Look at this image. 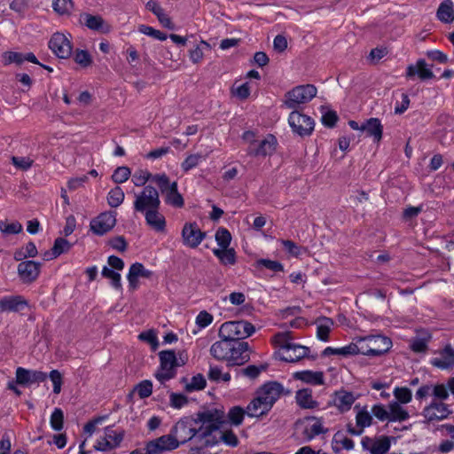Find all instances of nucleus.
I'll return each instance as SVG.
<instances>
[{
  "mask_svg": "<svg viewBox=\"0 0 454 454\" xmlns=\"http://www.w3.org/2000/svg\"><path fill=\"white\" fill-rule=\"evenodd\" d=\"M317 87L313 84L298 85L285 94L284 106L298 111L301 105L310 102L317 96Z\"/></svg>",
  "mask_w": 454,
  "mask_h": 454,
  "instance_id": "obj_1",
  "label": "nucleus"
},
{
  "mask_svg": "<svg viewBox=\"0 0 454 454\" xmlns=\"http://www.w3.org/2000/svg\"><path fill=\"white\" fill-rule=\"evenodd\" d=\"M133 207L135 212L141 214L147 210L160 208L159 190L151 184L145 185L140 192L135 193Z\"/></svg>",
  "mask_w": 454,
  "mask_h": 454,
  "instance_id": "obj_2",
  "label": "nucleus"
},
{
  "mask_svg": "<svg viewBox=\"0 0 454 454\" xmlns=\"http://www.w3.org/2000/svg\"><path fill=\"white\" fill-rule=\"evenodd\" d=\"M157 187L159 192L164 197L165 203L176 208H181L184 205L182 194L178 192L177 183L170 182L169 177L165 173L157 178Z\"/></svg>",
  "mask_w": 454,
  "mask_h": 454,
  "instance_id": "obj_3",
  "label": "nucleus"
},
{
  "mask_svg": "<svg viewBox=\"0 0 454 454\" xmlns=\"http://www.w3.org/2000/svg\"><path fill=\"white\" fill-rule=\"evenodd\" d=\"M254 332V325L248 321H229L221 325L219 336H224L230 340H241L251 336Z\"/></svg>",
  "mask_w": 454,
  "mask_h": 454,
  "instance_id": "obj_4",
  "label": "nucleus"
},
{
  "mask_svg": "<svg viewBox=\"0 0 454 454\" xmlns=\"http://www.w3.org/2000/svg\"><path fill=\"white\" fill-rule=\"evenodd\" d=\"M160 371L154 376L161 384L173 379L176 375V354L175 350L168 349L159 352Z\"/></svg>",
  "mask_w": 454,
  "mask_h": 454,
  "instance_id": "obj_5",
  "label": "nucleus"
},
{
  "mask_svg": "<svg viewBox=\"0 0 454 454\" xmlns=\"http://www.w3.org/2000/svg\"><path fill=\"white\" fill-rule=\"evenodd\" d=\"M197 416V424L199 422L201 423L198 430H200L202 435L207 436L211 433L218 432L223 423L224 412L215 409L214 411L199 412Z\"/></svg>",
  "mask_w": 454,
  "mask_h": 454,
  "instance_id": "obj_6",
  "label": "nucleus"
},
{
  "mask_svg": "<svg viewBox=\"0 0 454 454\" xmlns=\"http://www.w3.org/2000/svg\"><path fill=\"white\" fill-rule=\"evenodd\" d=\"M197 420L192 417H184L178 420L171 429V434L178 440L179 445L185 443L192 438H197L198 428L195 427Z\"/></svg>",
  "mask_w": 454,
  "mask_h": 454,
  "instance_id": "obj_7",
  "label": "nucleus"
},
{
  "mask_svg": "<svg viewBox=\"0 0 454 454\" xmlns=\"http://www.w3.org/2000/svg\"><path fill=\"white\" fill-rule=\"evenodd\" d=\"M288 123L292 131L301 137L310 136L315 127L314 120L300 111H292L290 113Z\"/></svg>",
  "mask_w": 454,
  "mask_h": 454,
  "instance_id": "obj_8",
  "label": "nucleus"
},
{
  "mask_svg": "<svg viewBox=\"0 0 454 454\" xmlns=\"http://www.w3.org/2000/svg\"><path fill=\"white\" fill-rule=\"evenodd\" d=\"M360 350L364 351L362 355L368 356H380L387 353L392 347V341L389 338L378 335L370 339L364 346V340L359 341Z\"/></svg>",
  "mask_w": 454,
  "mask_h": 454,
  "instance_id": "obj_9",
  "label": "nucleus"
},
{
  "mask_svg": "<svg viewBox=\"0 0 454 454\" xmlns=\"http://www.w3.org/2000/svg\"><path fill=\"white\" fill-rule=\"evenodd\" d=\"M255 391L272 406H274L282 395H289L291 394V390L286 389L284 386L277 380L266 381L257 387Z\"/></svg>",
  "mask_w": 454,
  "mask_h": 454,
  "instance_id": "obj_10",
  "label": "nucleus"
},
{
  "mask_svg": "<svg viewBox=\"0 0 454 454\" xmlns=\"http://www.w3.org/2000/svg\"><path fill=\"white\" fill-rule=\"evenodd\" d=\"M116 215L115 211H106L99 214L90 221V231L98 236L106 234L115 226Z\"/></svg>",
  "mask_w": 454,
  "mask_h": 454,
  "instance_id": "obj_11",
  "label": "nucleus"
},
{
  "mask_svg": "<svg viewBox=\"0 0 454 454\" xmlns=\"http://www.w3.org/2000/svg\"><path fill=\"white\" fill-rule=\"evenodd\" d=\"M250 352L248 342L233 340L227 366L233 367L245 364L250 360Z\"/></svg>",
  "mask_w": 454,
  "mask_h": 454,
  "instance_id": "obj_12",
  "label": "nucleus"
},
{
  "mask_svg": "<svg viewBox=\"0 0 454 454\" xmlns=\"http://www.w3.org/2000/svg\"><path fill=\"white\" fill-rule=\"evenodd\" d=\"M206 236L196 222L185 223L182 230L183 244L191 248H196Z\"/></svg>",
  "mask_w": 454,
  "mask_h": 454,
  "instance_id": "obj_13",
  "label": "nucleus"
},
{
  "mask_svg": "<svg viewBox=\"0 0 454 454\" xmlns=\"http://www.w3.org/2000/svg\"><path fill=\"white\" fill-rule=\"evenodd\" d=\"M283 350L286 354L280 356L279 359L287 363H296L304 357L316 359L317 356H309V348L300 344H285Z\"/></svg>",
  "mask_w": 454,
  "mask_h": 454,
  "instance_id": "obj_14",
  "label": "nucleus"
},
{
  "mask_svg": "<svg viewBox=\"0 0 454 454\" xmlns=\"http://www.w3.org/2000/svg\"><path fill=\"white\" fill-rule=\"evenodd\" d=\"M49 48L59 59H67L72 53L70 41L61 33H55L49 41Z\"/></svg>",
  "mask_w": 454,
  "mask_h": 454,
  "instance_id": "obj_15",
  "label": "nucleus"
},
{
  "mask_svg": "<svg viewBox=\"0 0 454 454\" xmlns=\"http://www.w3.org/2000/svg\"><path fill=\"white\" fill-rule=\"evenodd\" d=\"M272 408L273 406L255 391L254 397L247 405V415L249 418L261 419L266 416Z\"/></svg>",
  "mask_w": 454,
  "mask_h": 454,
  "instance_id": "obj_16",
  "label": "nucleus"
},
{
  "mask_svg": "<svg viewBox=\"0 0 454 454\" xmlns=\"http://www.w3.org/2000/svg\"><path fill=\"white\" fill-rule=\"evenodd\" d=\"M42 263L35 261H23L18 264L17 271L25 284L35 282L40 275Z\"/></svg>",
  "mask_w": 454,
  "mask_h": 454,
  "instance_id": "obj_17",
  "label": "nucleus"
},
{
  "mask_svg": "<svg viewBox=\"0 0 454 454\" xmlns=\"http://www.w3.org/2000/svg\"><path fill=\"white\" fill-rule=\"evenodd\" d=\"M277 144L275 136L269 134L264 139L258 141L255 146H247V153L253 157H265L275 152Z\"/></svg>",
  "mask_w": 454,
  "mask_h": 454,
  "instance_id": "obj_18",
  "label": "nucleus"
},
{
  "mask_svg": "<svg viewBox=\"0 0 454 454\" xmlns=\"http://www.w3.org/2000/svg\"><path fill=\"white\" fill-rule=\"evenodd\" d=\"M451 411L446 403L433 401L423 409L422 415L427 422L434 420H442L451 414Z\"/></svg>",
  "mask_w": 454,
  "mask_h": 454,
  "instance_id": "obj_19",
  "label": "nucleus"
},
{
  "mask_svg": "<svg viewBox=\"0 0 454 454\" xmlns=\"http://www.w3.org/2000/svg\"><path fill=\"white\" fill-rule=\"evenodd\" d=\"M150 450L154 454H160L166 450H173L179 447V442L170 433L162 435L155 440L150 441L146 443Z\"/></svg>",
  "mask_w": 454,
  "mask_h": 454,
  "instance_id": "obj_20",
  "label": "nucleus"
},
{
  "mask_svg": "<svg viewBox=\"0 0 454 454\" xmlns=\"http://www.w3.org/2000/svg\"><path fill=\"white\" fill-rule=\"evenodd\" d=\"M153 275V272L150 270L145 268L144 264L141 262H134L130 265L129 273L127 275V279L129 281V288L130 290H136L139 286L138 278H151Z\"/></svg>",
  "mask_w": 454,
  "mask_h": 454,
  "instance_id": "obj_21",
  "label": "nucleus"
},
{
  "mask_svg": "<svg viewBox=\"0 0 454 454\" xmlns=\"http://www.w3.org/2000/svg\"><path fill=\"white\" fill-rule=\"evenodd\" d=\"M416 75L421 80H430L434 78L432 69L428 67L424 59H419L415 65H409L406 68V77L414 78Z\"/></svg>",
  "mask_w": 454,
  "mask_h": 454,
  "instance_id": "obj_22",
  "label": "nucleus"
},
{
  "mask_svg": "<svg viewBox=\"0 0 454 454\" xmlns=\"http://www.w3.org/2000/svg\"><path fill=\"white\" fill-rule=\"evenodd\" d=\"M220 340L215 341L210 347V355L218 361H225L226 364L229 360V355L231 349L233 340H230L224 336H219Z\"/></svg>",
  "mask_w": 454,
  "mask_h": 454,
  "instance_id": "obj_23",
  "label": "nucleus"
},
{
  "mask_svg": "<svg viewBox=\"0 0 454 454\" xmlns=\"http://www.w3.org/2000/svg\"><path fill=\"white\" fill-rule=\"evenodd\" d=\"M27 304V301L21 295L4 296L0 299V313L19 312Z\"/></svg>",
  "mask_w": 454,
  "mask_h": 454,
  "instance_id": "obj_24",
  "label": "nucleus"
},
{
  "mask_svg": "<svg viewBox=\"0 0 454 454\" xmlns=\"http://www.w3.org/2000/svg\"><path fill=\"white\" fill-rule=\"evenodd\" d=\"M160 208L147 210L144 213L145 223L157 232H163L166 230L165 216L160 212Z\"/></svg>",
  "mask_w": 454,
  "mask_h": 454,
  "instance_id": "obj_25",
  "label": "nucleus"
},
{
  "mask_svg": "<svg viewBox=\"0 0 454 454\" xmlns=\"http://www.w3.org/2000/svg\"><path fill=\"white\" fill-rule=\"evenodd\" d=\"M80 22L90 30L107 32L108 26L100 15H92L87 12L80 14Z\"/></svg>",
  "mask_w": 454,
  "mask_h": 454,
  "instance_id": "obj_26",
  "label": "nucleus"
},
{
  "mask_svg": "<svg viewBox=\"0 0 454 454\" xmlns=\"http://www.w3.org/2000/svg\"><path fill=\"white\" fill-rule=\"evenodd\" d=\"M295 402L297 405L305 410H313L318 407L319 403L312 397V389L309 387L301 388L295 393Z\"/></svg>",
  "mask_w": 454,
  "mask_h": 454,
  "instance_id": "obj_27",
  "label": "nucleus"
},
{
  "mask_svg": "<svg viewBox=\"0 0 454 454\" xmlns=\"http://www.w3.org/2000/svg\"><path fill=\"white\" fill-rule=\"evenodd\" d=\"M362 131L368 137H372L374 142L379 143L382 139L383 126L379 118H370L362 124Z\"/></svg>",
  "mask_w": 454,
  "mask_h": 454,
  "instance_id": "obj_28",
  "label": "nucleus"
},
{
  "mask_svg": "<svg viewBox=\"0 0 454 454\" xmlns=\"http://www.w3.org/2000/svg\"><path fill=\"white\" fill-rule=\"evenodd\" d=\"M293 378L297 380H301L306 384L319 386L325 384V378L323 372H313L310 370H304L295 372L293 374Z\"/></svg>",
  "mask_w": 454,
  "mask_h": 454,
  "instance_id": "obj_29",
  "label": "nucleus"
},
{
  "mask_svg": "<svg viewBox=\"0 0 454 454\" xmlns=\"http://www.w3.org/2000/svg\"><path fill=\"white\" fill-rule=\"evenodd\" d=\"M363 352L364 351L360 350L358 344L350 343V344H348L345 347H341V348L327 347L322 352V356H332V355H340V356H348L357 355V354H360Z\"/></svg>",
  "mask_w": 454,
  "mask_h": 454,
  "instance_id": "obj_30",
  "label": "nucleus"
},
{
  "mask_svg": "<svg viewBox=\"0 0 454 454\" xmlns=\"http://www.w3.org/2000/svg\"><path fill=\"white\" fill-rule=\"evenodd\" d=\"M437 19L446 24L454 21V8L453 2L451 0H442L440 4L437 12Z\"/></svg>",
  "mask_w": 454,
  "mask_h": 454,
  "instance_id": "obj_31",
  "label": "nucleus"
},
{
  "mask_svg": "<svg viewBox=\"0 0 454 454\" xmlns=\"http://www.w3.org/2000/svg\"><path fill=\"white\" fill-rule=\"evenodd\" d=\"M160 176H161V173L153 175L146 169H138L133 174L131 181L134 185L137 187H145L148 181H151L157 185L156 180Z\"/></svg>",
  "mask_w": 454,
  "mask_h": 454,
  "instance_id": "obj_32",
  "label": "nucleus"
},
{
  "mask_svg": "<svg viewBox=\"0 0 454 454\" xmlns=\"http://www.w3.org/2000/svg\"><path fill=\"white\" fill-rule=\"evenodd\" d=\"M307 419L313 420L314 424H312L309 427H307L304 429V435L306 436L308 441L312 440L317 435H319L321 434H325L328 429L324 428L323 427V421L321 418H317L315 416L308 417Z\"/></svg>",
  "mask_w": 454,
  "mask_h": 454,
  "instance_id": "obj_33",
  "label": "nucleus"
},
{
  "mask_svg": "<svg viewBox=\"0 0 454 454\" xmlns=\"http://www.w3.org/2000/svg\"><path fill=\"white\" fill-rule=\"evenodd\" d=\"M356 398L351 392L340 391L335 394V404L341 411H348L354 403Z\"/></svg>",
  "mask_w": 454,
  "mask_h": 454,
  "instance_id": "obj_34",
  "label": "nucleus"
},
{
  "mask_svg": "<svg viewBox=\"0 0 454 454\" xmlns=\"http://www.w3.org/2000/svg\"><path fill=\"white\" fill-rule=\"evenodd\" d=\"M213 254L223 265H234L236 263V252L234 248H215Z\"/></svg>",
  "mask_w": 454,
  "mask_h": 454,
  "instance_id": "obj_35",
  "label": "nucleus"
},
{
  "mask_svg": "<svg viewBox=\"0 0 454 454\" xmlns=\"http://www.w3.org/2000/svg\"><path fill=\"white\" fill-rule=\"evenodd\" d=\"M389 421H405L410 418L406 410H404L401 403L393 401L389 403Z\"/></svg>",
  "mask_w": 454,
  "mask_h": 454,
  "instance_id": "obj_36",
  "label": "nucleus"
},
{
  "mask_svg": "<svg viewBox=\"0 0 454 454\" xmlns=\"http://www.w3.org/2000/svg\"><path fill=\"white\" fill-rule=\"evenodd\" d=\"M101 275L102 277L110 279V285L115 290H122L121 277L120 273L107 266H104L101 271Z\"/></svg>",
  "mask_w": 454,
  "mask_h": 454,
  "instance_id": "obj_37",
  "label": "nucleus"
},
{
  "mask_svg": "<svg viewBox=\"0 0 454 454\" xmlns=\"http://www.w3.org/2000/svg\"><path fill=\"white\" fill-rule=\"evenodd\" d=\"M125 194L120 186L111 189L107 194V203L111 207H118L124 200Z\"/></svg>",
  "mask_w": 454,
  "mask_h": 454,
  "instance_id": "obj_38",
  "label": "nucleus"
},
{
  "mask_svg": "<svg viewBox=\"0 0 454 454\" xmlns=\"http://www.w3.org/2000/svg\"><path fill=\"white\" fill-rule=\"evenodd\" d=\"M124 430H114V426H108L105 428V438L111 442V445L114 449L120 446L124 438Z\"/></svg>",
  "mask_w": 454,
  "mask_h": 454,
  "instance_id": "obj_39",
  "label": "nucleus"
},
{
  "mask_svg": "<svg viewBox=\"0 0 454 454\" xmlns=\"http://www.w3.org/2000/svg\"><path fill=\"white\" fill-rule=\"evenodd\" d=\"M245 414H247V407L244 409L241 406H233L229 410L227 418L231 425L239 426L244 420Z\"/></svg>",
  "mask_w": 454,
  "mask_h": 454,
  "instance_id": "obj_40",
  "label": "nucleus"
},
{
  "mask_svg": "<svg viewBox=\"0 0 454 454\" xmlns=\"http://www.w3.org/2000/svg\"><path fill=\"white\" fill-rule=\"evenodd\" d=\"M391 442L388 436H382L373 442L370 452L371 454H387L390 449Z\"/></svg>",
  "mask_w": 454,
  "mask_h": 454,
  "instance_id": "obj_41",
  "label": "nucleus"
},
{
  "mask_svg": "<svg viewBox=\"0 0 454 454\" xmlns=\"http://www.w3.org/2000/svg\"><path fill=\"white\" fill-rule=\"evenodd\" d=\"M268 369V364H262L259 366L254 364H250L246 368L241 369L239 373L249 378L250 380H254L258 378L262 372H264Z\"/></svg>",
  "mask_w": 454,
  "mask_h": 454,
  "instance_id": "obj_42",
  "label": "nucleus"
},
{
  "mask_svg": "<svg viewBox=\"0 0 454 454\" xmlns=\"http://www.w3.org/2000/svg\"><path fill=\"white\" fill-rule=\"evenodd\" d=\"M215 241L220 248H227L231 245V234L223 227H220L215 232Z\"/></svg>",
  "mask_w": 454,
  "mask_h": 454,
  "instance_id": "obj_43",
  "label": "nucleus"
},
{
  "mask_svg": "<svg viewBox=\"0 0 454 454\" xmlns=\"http://www.w3.org/2000/svg\"><path fill=\"white\" fill-rule=\"evenodd\" d=\"M206 386H207V381H206L205 377L201 373H198V374L194 375L192 378L191 382L185 386V390L187 392L202 390L206 387Z\"/></svg>",
  "mask_w": 454,
  "mask_h": 454,
  "instance_id": "obj_44",
  "label": "nucleus"
},
{
  "mask_svg": "<svg viewBox=\"0 0 454 454\" xmlns=\"http://www.w3.org/2000/svg\"><path fill=\"white\" fill-rule=\"evenodd\" d=\"M51 427L55 431H61L64 427V413L60 408H55L51 415Z\"/></svg>",
  "mask_w": 454,
  "mask_h": 454,
  "instance_id": "obj_45",
  "label": "nucleus"
},
{
  "mask_svg": "<svg viewBox=\"0 0 454 454\" xmlns=\"http://www.w3.org/2000/svg\"><path fill=\"white\" fill-rule=\"evenodd\" d=\"M393 394L399 403H408L412 398L411 390L406 387H396Z\"/></svg>",
  "mask_w": 454,
  "mask_h": 454,
  "instance_id": "obj_46",
  "label": "nucleus"
},
{
  "mask_svg": "<svg viewBox=\"0 0 454 454\" xmlns=\"http://www.w3.org/2000/svg\"><path fill=\"white\" fill-rule=\"evenodd\" d=\"M324 324H320L317 328V337L322 341H327L329 339V333L331 326L333 322L331 318L324 317Z\"/></svg>",
  "mask_w": 454,
  "mask_h": 454,
  "instance_id": "obj_47",
  "label": "nucleus"
},
{
  "mask_svg": "<svg viewBox=\"0 0 454 454\" xmlns=\"http://www.w3.org/2000/svg\"><path fill=\"white\" fill-rule=\"evenodd\" d=\"M72 247V244L64 238H57L52 247V254L55 256H59L62 254L67 253Z\"/></svg>",
  "mask_w": 454,
  "mask_h": 454,
  "instance_id": "obj_48",
  "label": "nucleus"
},
{
  "mask_svg": "<svg viewBox=\"0 0 454 454\" xmlns=\"http://www.w3.org/2000/svg\"><path fill=\"white\" fill-rule=\"evenodd\" d=\"M74 7V3L72 0H53L52 8L53 10L60 14H68Z\"/></svg>",
  "mask_w": 454,
  "mask_h": 454,
  "instance_id": "obj_49",
  "label": "nucleus"
},
{
  "mask_svg": "<svg viewBox=\"0 0 454 454\" xmlns=\"http://www.w3.org/2000/svg\"><path fill=\"white\" fill-rule=\"evenodd\" d=\"M131 175L130 168L126 166L116 168L112 175V180L115 184H122L126 182Z\"/></svg>",
  "mask_w": 454,
  "mask_h": 454,
  "instance_id": "obj_50",
  "label": "nucleus"
},
{
  "mask_svg": "<svg viewBox=\"0 0 454 454\" xmlns=\"http://www.w3.org/2000/svg\"><path fill=\"white\" fill-rule=\"evenodd\" d=\"M22 225L18 221H14L12 223H6L4 221H0V231L4 235L11 234H18L22 231Z\"/></svg>",
  "mask_w": 454,
  "mask_h": 454,
  "instance_id": "obj_51",
  "label": "nucleus"
},
{
  "mask_svg": "<svg viewBox=\"0 0 454 454\" xmlns=\"http://www.w3.org/2000/svg\"><path fill=\"white\" fill-rule=\"evenodd\" d=\"M138 31L159 41H165L168 38V35L165 33L147 25H140L138 27Z\"/></svg>",
  "mask_w": 454,
  "mask_h": 454,
  "instance_id": "obj_52",
  "label": "nucleus"
},
{
  "mask_svg": "<svg viewBox=\"0 0 454 454\" xmlns=\"http://www.w3.org/2000/svg\"><path fill=\"white\" fill-rule=\"evenodd\" d=\"M255 264L256 267H264L274 272L284 271L283 264L278 261H272L270 259H259L256 261Z\"/></svg>",
  "mask_w": 454,
  "mask_h": 454,
  "instance_id": "obj_53",
  "label": "nucleus"
},
{
  "mask_svg": "<svg viewBox=\"0 0 454 454\" xmlns=\"http://www.w3.org/2000/svg\"><path fill=\"white\" fill-rule=\"evenodd\" d=\"M216 433H211L209 435L204 436L201 434L200 430H198V435L196 440L201 442V447H213L221 442L219 434Z\"/></svg>",
  "mask_w": 454,
  "mask_h": 454,
  "instance_id": "obj_54",
  "label": "nucleus"
},
{
  "mask_svg": "<svg viewBox=\"0 0 454 454\" xmlns=\"http://www.w3.org/2000/svg\"><path fill=\"white\" fill-rule=\"evenodd\" d=\"M74 61L82 67H88L92 64V58L88 51L77 49L74 53Z\"/></svg>",
  "mask_w": 454,
  "mask_h": 454,
  "instance_id": "obj_55",
  "label": "nucleus"
},
{
  "mask_svg": "<svg viewBox=\"0 0 454 454\" xmlns=\"http://www.w3.org/2000/svg\"><path fill=\"white\" fill-rule=\"evenodd\" d=\"M135 390H137V395L141 399L147 398L153 393V383L148 380H142L136 386Z\"/></svg>",
  "mask_w": 454,
  "mask_h": 454,
  "instance_id": "obj_56",
  "label": "nucleus"
},
{
  "mask_svg": "<svg viewBox=\"0 0 454 454\" xmlns=\"http://www.w3.org/2000/svg\"><path fill=\"white\" fill-rule=\"evenodd\" d=\"M138 339L149 343L153 351H155L159 347L158 338L156 333L153 330L142 332L138 335Z\"/></svg>",
  "mask_w": 454,
  "mask_h": 454,
  "instance_id": "obj_57",
  "label": "nucleus"
},
{
  "mask_svg": "<svg viewBox=\"0 0 454 454\" xmlns=\"http://www.w3.org/2000/svg\"><path fill=\"white\" fill-rule=\"evenodd\" d=\"M3 63L4 66H8L12 63L21 65L23 63V53L16 51H5L2 55Z\"/></svg>",
  "mask_w": 454,
  "mask_h": 454,
  "instance_id": "obj_58",
  "label": "nucleus"
},
{
  "mask_svg": "<svg viewBox=\"0 0 454 454\" xmlns=\"http://www.w3.org/2000/svg\"><path fill=\"white\" fill-rule=\"evenodd\" d=\"M201 159L202 156L200 154H191L187 156L181 164L183 171L188 172L191 169L194 168L200 164Z\"/></svg>",
  "mask_w": 454,
  "mask_h": 454,
  "instance_id": "obj_59",
  "label": "nucleus"
},
{
  "mask_svg": "<svg viewBox=\"0 0 454 454\" xmlns=\"http://www.w3.org/2000/svg\"><path fill=\"white\" fill-rule=\"evenodd\" d=\"M219 434V439L223 442L226 445L231 447H236L239 444V439L232 430H227L225 432H216Z\"/></svg>",
  "mask_w": 454,
  "mask_h": 454,
  "instance_id": "obj_60",
  "label": "nucleus"
},
{
  "mask_svg": "<svg viewBox=\"0 0 454 454\" xmlns=\"http://www.w3.org/2000/svg\"><path fill=\"white\" fill-rule=\"evenodd\" d=\"M357 427L364 430V427H370L372 422V418L370 413L364 409L357 412L356 416Z\"/></svg>",
  "mask_w": 454,
  "mask_h": 454,
  "instance_id": "obj_61",
  "label": "nucleus"
},
{
  "mask_svg": "<svg viewBox=\"0 0 454 454\" xmlns=\"http://www.w3.org/2000/svg\"><path fill=\"white\" fill-rule=\"evenodd\" d=\"M30 370L23 367L16 369V382L22 386H28L31 384Z\"/></svg>",
  "mask_w": 454,
  "mask_h": 454,
  "instance_id": "obj_62",
  "label": "nucleus"
},
{
  "mask_svg": "<svg viewBox=\"0 0 454 454\" xmlns=\"http://www.w3.org/2000/svg\"><path fill=\"white\" fill-rule=\"evenodd\" d=\"M341 443L343 448L347 450L354 449L355 443L352 439L345 437L340 431L334 434L333 438V443Z\"/></svg>",
  "mask_w": 454,
  "mask_h": 454,
  "instance_id": "obj_63",
  "label": "nucleus"
},
{
  "mask_svg": "<svg viewBox=\"0 0 454 454\" xmlns=\"http://www.w3.org/2000/svg\"><path fill=\"white\" fill-rule=\"evenodd\" d=\"M339 117L335 111H327L322 115L321 121L325 127L333 128L336 125Z\"/></svg>",
  "mask_w": 454,
  "mask_h": 454,
  "instance_id": "obj_64",
  "label": "nucleus"
}]
</instances>
